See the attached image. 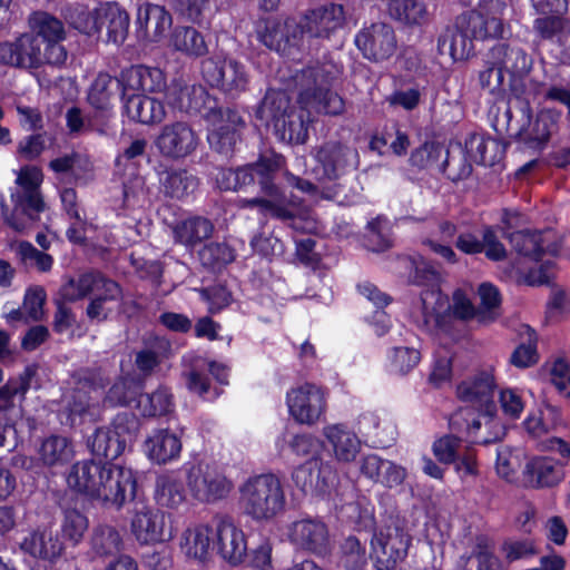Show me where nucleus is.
Returning a JSON list of instances; mask_svg holds the SVG:
<instances>
[{
  "label": "nucleus",
  "mask_w": 570,
  "mask_h": 570,
  "mask_svg": "<svg viewBox=\"0 0 570 570\" xmlns=\"http://www.w3.org/2000/svg\"><path fill=\"white\" fill-rule=\"evenodd\" d=\"M19 547L32 559L49 563H56L65 551V544L58 532L47 527L29 531L21 539Z\"/></svg>",
  "instance_id": "26"
},
{
  "label": "nucleus",
  "mask_w": 570,
  "mask_h": 570,
  "mask_svg": "<svg viewBox=\"0 0 570 570\" xmlns=\"http://www.w3.org/2000/svg\"><path fill=\"white\" fill-rule=\"evenodd\" d=\"M562 424L561 413L558 407L543 402L535 413H531L524 421L527 431L540 438L551 431L557 430Z\"/></svg>",
  "instance_id": "49"
},
{
  "label": "nucleus",
  "mask_w": 570,
  "mask_h": 570,
  "mask_svg": "<svg viewBox=\"0 0 570 570\" xmlns=\"http://www.w3.org/2000/svg\"><path fill=\"white\" fill-rule=\"evenodd\" d=\"M487 65L499 66L502 73L523 77L530 71L532 60L522 48L499 43L489 51Z\"/></svg>",
  "instance_id": "34"
},
{
  "label": "nucleus",
  "mask_w": 570,
  "mask_h": 570,
  "mask_svg": "<svg viewBox=\"0 0 570 570\" xmlns=\"http://www.w3.org/2000/svg\"><path fill=\"white\" fill-rule=\"evenodd\" d=\"M170 354V342L165 337H155L142 350L137 352L135 363L140 372L151 373Z\"/></svg>",
  "instance_id": "51"
},
{
  "label": "nucleus",
  "mask_w": 570,
  "mask_h": 570,
  "mask_svg": "<svg viewBox=\"0 0 570 570\" xmlns=\"http://www.w3.org/2000/svg\"><path fill=\"white\" fill-rule=\"evenodd\" d=\"M411 543L412 535L400 520L374 531L370 558L375 570H395L406 559Z\"/></svg>",
  "instance_id": "8"
},
{
  "label": "nucleus",
  "mask_w": 570,
  "mask_h": 570,
  "mask_svg": "<svg viewBox=\"0 0 570 570\" xmlns=\"http://www.w3.org/2000/svg\"><path fill=\"white\" fill-rule=\"evenodd\" d=\"M462 570H503L494 553V542L485 534L475 535L469 551L461 556Z\"/></svg>",
  "instance_id": "35"
},
{
  "label": "nucleus",
  "mask_w": 570,
  "mask_h": 570,
  "mask_svg": "<svg viewBox=\"0 0 570 570\" xmlns=\"http://www.w3.org/2000/svg\"><path fill=\"white\" fill-rule=\"evenodd\" d=\"M99 32L105 28L107 39L120 45L125 41L129 28V14L117 2L99 3Z\"/></svg>",
  "instance_id": "39"
},
{
  "label": "nucleus",
  "mask_w": 570,
  "mask_h": 570,
  "mask_svg": "<svg viewBox=\"0 0 570 570\" xmlns=\"http://www.w3.org/2000/svg\"><path fill=\"white\" fill-rule=\"evenodd\" d=\"M344 21L345 14L341 4L328 3L306 10L297 22L304 49L331 39L343 27Z\"/></svg>",
  "instance_id": "12"
},
{
  "label": "nucleus",
  "mask_w": 570,
  "mask_h": 570,
  "mask_svg": "<svg viewBox=\"0 0 570 570\" xmlns=\"http://www.w3.org/2000/svg\"><path fill=\"white\" fill-rule=\"evenodd\" d=\"M186 484L190 495L206 504L227 498L233 489V482L217 466L206 463L186 468Z\"/></svg>",
  "instance_id": "11"
},
{
  "label": "nucleus",
  "mask_w": 570,
  "mask_h": 570,
  "mask_svg": "<svg viewBox=\"0 0 570 570\" xmlns=\"http://www.w3.org/2000/svg\"><path fill=\"white\" fill-rule=\"evenodd\" d=\"M510 243L521 255L528 256L535 262L542 259L544 255H557L559 244L552 230L529 232L519 230L510 235Z\"/></svg>",
  "instance_id": "30"
},
{
  "label": "nucleus",
  "mask_w": 570,
  "mask_h": 570,
  "mask_svg": "<svg viewBox=\"0 0 570 570\" xmlns=\"http://www.w3.org/2000/svg\"><path fill=\"white\" fill-rule=\"evenodd\" d=\"M199 136L193 126L183 120L164 125L155 138L159 154L168 159H183L191 155L199 145Z\"/></svg>",
  "instance_id": "18"
},
{
  "label": "nucleus",
  "mask_w": 570,
  "mask_h": 570,
  "mask_svg": "<svg viewBox=\"0 0 570 570\" xmlns=\"http://www.w3.org/2000/svg\"><path fill=\"white\" fill-rule=\"evenodd\" d=\"M121 405L136 409L144 417L167 415L173 411L171 394H115Z\"/></svg>",
  "instance_id": "40"
},
{
  "label": "nucleus",
  "mask_w": 570,
  "mask_h": 570,
  "mask_svg": "<svg viewBox=\"0 0 570 570\" xmlns=\"http://www.w3.org/2000/svg\"><path fill=\"white\" fill-rule=\"evenodd\" d=\"M213 232L214 224L203 216H190L173 227L175 242L190 249L208 239Z\"/></svg>",
  "instance_id": "44"
},
{
  "label": "nucleus",
  "mask_w": 570,
  "mask_h": 570,
  "mask_svg": "<svg viewBox=\"0 0 570 570\" xmlns=\"http://www.w3.org/2000/svg\"><path fill=\"white\" fill-rule=\"evenodd\" d=\"M402 263L410 271V281L424 287L413 312L420 327L450 333L453 321L465 322L476 316V308L464 289H455L449 302L440 289V272L423 257H405Z\"/></svg>",
  "instance_id": "3"
},
{
  "label": "nucleus",
  "mask_w": 570,
  "mask_h": 570,
  "mask_svg": "<svg viewBox=\"0 0 570 570\" xmlns=\"http://www.w3.org/2000/svg\"><path fill=\"white\" fill-rule=\"evenodd\" d=\"M91 453L97 458L115 460L125 451L124 441H119L109 428H99L88 440Z\"/></svg>",
  "instance_id": "52"
},
{
  "label": "nucleus",
  "mask_w": 570,
  "mask_h": 570,
  "mask_svg": "<svg viewBox=\"0 0 570 570\" xmlns=\"http://www.w3.org/2000/svg\"><path fill=\"white\" fill-rule=\"evenodd\" d=\"M99 4L89 9L85 6L78 4L69 10L67 19L69 23L80 32L92 36L99 33Z\"/></svg>",
  "instance_id": "59"
},
{
  "label": "nucleus",
  "mask_w": 570,
  "mask_h": 570,
  "mask_svg": "<svg viewBox=\"0 0 570 570\" xmlns=\"http://www.w3.org/2000/svg\"><path fill=\"white\" fill-rule=\"evenodd\" d=\"M285 503L283 484L274 473L250 476L239 487L243 512L255 521L273 519L284 510Z\"/></svg>",
  "instance_id": "7"
},
{
  "label": "nucleus",
  "mask_w": 570,
  "mask_h": 570,
  "mask_svg": "<svg viewBox=\"0 0 570 570\" xmlns=\"http://www.w3.org/2000/svg\"><path fill=\"white\" fill-rule=\"evenodd\" d=\"M89 547L92 558L115 557L124 549L122 534L111 524H98L91 531Z\"/></svg>",
  "instance_id": "45"
},
{
  "label": "nucleus",
  "mask_w": 570,
  "mask_h": 570,
  "mask_svg": "<svg viewBox=\"0 0 570 570\" xmlns=\"http://www.w3.org/2000/svg\"><path fill=\"white\" fill-rule=\"evenodd\" d=\"M119 90L116 78L108 73H99L88 92V102L97 110L106 111Z\"/></svg>",
  "instance_id": "55"
},
{
  "label": "nucleus",
  "mask_w": 570,
  "mask_h": 570,
  "mask_svg": "<svg viewBox=\"0 0 570 570\" xmlns=\"http://www.w3.org/2000/svg\"><path fill=\"white\" fill-rule=\"evenodd\" d=\"M355 45L366 59L379 61L391 57L396 48L394 30L386 23H373L361 30Z\"/></svg>",
  "instance_id": "25"
},
{
  "label": "nucleus",
  "mask_w": 570,
  "mask_h": 570,
  "mask_svg": "<svg viewBox=\"0 0 570 570\" xmlns=\"http://www.w3.org/2000/svg\"><path fill=\"white\" fill-rule=\"evenodd\" d=\"M32 33L0 43V63L21 69H36L43 63L62 65L67 51L61 45L65 29L60 20L45 12L31 18Z\"/></svg>",
  "instance_id": "4"
},
{
  "label": "nucleus",
  "mask_w": 570,
  "mask_h": 570,
  "mask_svg": "<svg viewBox=\"0 0 570 570\" xmlns=\"http://www.w3.org/2000/svg\"><path fill=\"white\" fill-rule=\"evenodd\" d=\"M519 337L521 343L512 353L511 363L520 368L534 365L539 360L537 333L529 325H521L519 328Z\"/></svg>",
  "instance_id": "54"
},
{
  "label": "nucleus",
  "mask_w": 570,
  "mask_h": 570,
  "mask_svg": "<svg viewBox=\"0 0 570 570\" xmlns=\"http://www.w3.org/2000/svg\"><path fill=\"white\" fill-rule=\"evenodd\" d=\"M503 118L508 130L537 146L546 144L556 128L554 118L549 111H541L533 121L529 102L520 98L510 100Z\"/></svg>",
  "instance_id": "9"
},
{
  "label": "nucleus",
  "mask_w": 570,
  "mask_h": 570,
  "mask_svg": "<svg viewBox=\"0 0 570 570\" xmlns=\"http://www.w3.org/2000/svg\"><path fill=\"white\" fill-rule=\"evenodd\" d=\"M323 435L331 444L335 459L348 463L355 460L361 450L357 434L345 424H328L323 428Z\"/></svg>",
  "instance_id": "37"
},
{
  "label": "nucleus",
  "mask_w": 570,
  "mask_h": 570,
  "mask_svg": "<svg viewBox=\"0 0 570 570\" xmlns=\"http://www.w3.org/2000/svg\"><path fill=\"white\" fill-rule=\"evenodd\" d=\"M202 75L212 87H217L229 95L246 90L249 77L246 67L239 61L222 53L202 61Z\"/></svg>",
  "instance_id": "13"
},
{
  "label": "nucleus",
  "mask_w": 570,
  "mask_h": 570,
  "mask_svg": "<svg viewBox=\"0 0 570 570\" xmlns=\"http://www.w3.org/2000/svg\"><path fill=\"white\" fill-rule=\"evenodd\" d=\"M65 302H77L90 297L86 315L102 322L112 313V304L121 298V288L98 271H89L69 278L59 291Z\"/></svg>",
  "instance_id": "6"
},
{
  "label": "nucleus",
  "mask_w": 570,
  "mask_h": 570,
  "mask_svg": "<svg viewBox=\"0 0 570 570\" xmlns=\"http://www.w3.org/2000/svg\"><path fill=\"white\" fill-rule=\"evenodd\" d=\"M116 80L121 90L122 101L134 95L160 92L167 88L166 77L161 69L141 65L122 69Z\"/></svg>",
  "instance_id": "23"
},
{
  "label": "nucleus",
  "mask_w": 570,
  "mask_h": 570,
  "mask_svg": "<svg viewBox=\"0 0 570 570\" xmlns=\"http://www.w3.org/2000/svg\"><path fill=\"white\" fill-rule=\"evenodd\" d=\"M315 171L328 180L338 179L357 167L358 154L355 149L338 142H326L315 153Z\"/></svg>",
  "instance_id": "24"
},
{
  "label": "nucleus",
  "mask_w": 570,
  "mask_h": 570,
  "mask_svg": "<svg viewBox=\"0 0 570 570\" xmlns=\"http://www.w3.org/2000/svg\"><path fill=\"white\" fill-rule=\"evenodd\" d=\"M127 117L142 125L159 124L166 117L164 104L147 95H134L124 101Z\"/></svg>",
  "instance_id": "41"
},
{
  "label": "nucleus",
  "mask_w": 570,
  "mask_h": 570,
  "mask_svg": "<svg viewBox=\"0 0 570 570\" xmlns=\"http://www.w3.org/2000/svg\"><path fill=\"white\" fill-rule=\"evenodd\" d=\"M42 180L43 175L40 168L36 166L22 167L16 180L21 190L11 195L17 210H30L31 220H36L39 213L45 208V203L39 191Z\"/></svg>",
  "instance_id": "27"
},
{
  "label": "nucleus",
  "mask_w": 570,
  "mask_h": 570,
  "mask_svg": "<svg viewBox=\"0 0 570 570\" xmlns=\"http://www.w3.org/2000/svg\"><path fill=\"white\" fill-rule=\"evenodd\" d=\"M495 394H462L464 403L449 416V425L453 432L464 434L473 444H490L501 440L504 429L495 416Z\"/></svg>",
  "instance_id": "5"
},
{
  "label": "nucleus",
  "mask_w": 570,
  "mask_h": 570,
  "mask_svg": "<svg viewBox=\"0 0 570 570\" xmlns=\"http://www.w3.org/2000/svg\"><path fill=\"white\" fill-rule=\"evenodd\" d=\"M340 68L332 61L315 62L292 76L297 90L301 110L293 109L284 91H271L261 107L262 117L273 124L275 134L285 142L303 144L307 139V124L313 112L340 115L344 110L343 99L332 91L333 80Z\"/></svg>",
  "instance_id": "1"
},
{
  "label": "nucleus",
  "mask_w": 570,
  "mask_h": 570,
  "mask_svg": "<svg viewBox=\"0 0 570 570\" xmlns=\"http://www.w3.org/2000/svg\"><path fill=\"white\" fill-rule=\"evenodd\" d=\"M178 546L186 559L207 562L214 550V523H190L180 533Z\"/></svg>",
  "instance_id": "28"
},
{
  "label": "nucleus",
  "mask_w": 570,
  "mask_h": 570,
  "mask_svg": "<svg viewBox=\"0 0 570 570\" xmlns=\"http://www.w3.org/2000/svg\"><path fill=\"white\" fill-rule=\"evenodd\" d=\"M341 564L347 570H358L367 562L365 546L356 537H348L341 544Z\"/></svg>",
  "instance_id": "60"
},
{
  "label": "nucleus",
  "mask_w": 570,
  "mask_h": 570,
  "mask_svg": "<svg viewBox=\"0 0 570 570\" xmlns=\"http://www.w3.org/2000/svg\"><path fill=\"white\" fill-rule=\"evenodd\" d=\"M357 466L363 478L389 489L401 485L407 474L402 465L374 453L361 456Z\"/></svg>",
  "instance_id": "29"
},
{
  "label": "nucleus",
  "mask_w": 570,
  "mask_h": 570,
  "mask_svg": "<svg viewBox=\"0 0 570 570\" xmlns=\"http://www.w3.org/2000/svg\"><path fill=\"white\" fill-rule=\"evenodd\" d=\"M258 40L268 49L291 57L304 50L299 26L294 19L268 18L257 27Z\"/></svg>",
  "instance_id": "15"
},
{
  "label": "nucleus",
  "mask_w": 570,
  "mask_h": 570,
  "mask_svg": "<svg viewBox=\"0 0 570 570\" xmlns=\"http://www.w3.org/2000/svg\"><path fill=\"white\" fill-rule=\"evenodd\" d=\"M167 515L160 509L144 505L137 509L130 521V530L141 546L163 543L171 540L173 527L166 522Z\"/></svg>",
  "instance_id": "21"
},
{
  "label": "nucleus",
  "mask_w": 570,
  "mask_h": 570,
  "mask_svg": "<svg viewBox=\"0 0 570 570\" xmlns=\"http://www.w3.org/2000/svg\"><path fill=\"white\" fill-rule=\"evenodd\" d=\"M294 485L304 494L331 495L338 483L335 466L323 459H307L292 472Z\"/></svg>",
  "instance_id": "14"
},
{
  "label": "nucleus",
  "mask_w": 570,
  "mask_h": 570,
  "mask_svg": "<svg viewBox=\"0 0 570 570\" xmlns=\"http://www.w3.org/2000/svg\"><path fill=\"white\" fill-rule=\"evenodd\" d=\"M107 461L82 460L76 462L69 470L67 483L77 493L83 494L91 500L99 494V485L104 475Z\"/></svg>",
  "instance_id": "31"
},
{
  "label": "nucleus",
  "mask_w": 570,
  "mask_h": 570,
  "mask_svg": "<svg viewBox=\"0 0 570 570\" xmlns=\"http://www.w3.org/2000/svg\"><path fill=\"white\" fill-rule=\"evenodd\" d=\"M169 106L186 114H200L205 119L207 114L217 108L216 100L212 98L202 85L189 83L184 79H174L166 91Z\"/></svg>",
  "instance_id": "20"
},
{
  "label": "nucleus",
  "mask_w": 570,
  "mask_h": 570,
  "mask_svg": "<svg viewBox=\"0 0 570 570\" xmlns=\"http://www.w3.org/2000/svg\"><path fill=\"white\" fill-rule=\"evenodd\" d=\"M214 523V550L232 567L240 566L247 557V539L244 530L228 515H216Z\"/></svg>",
  "instance_id": "17"
},
{
  "label": "nucleus",
  "mask_w": 570,
  "mask_h": 570,
  "mask_svg": "<svg viewBox=\"0 0 570 570\" xmlns=\"http://www.w3.org/2000/svg\"><path fill=\"white\" fill-rule=\"evenodd\" d=\"M136 22L139 32L142 33L146 40L158 42L171 28L173 19L165 7L144 2L137 9Z\"/></svg>",
  "instance_id": "32"
},
{
  "label": "nucleus",
  "mask_w": 570,
  "mask_h": 570,
  "mask_svg": "<svg viewBox=\"0 0 570 570\" xmlns=\"http://www.w3.org/2000/svg\"><path fill=\"white\" fill-rule=\"evenodd\" d=\"M287 443L291 452L296 456L322 459L323 443L311 433L292 435Z\"/></svg>",
  "instance_id": "62"
},
{
  "label": "nucleus",
  "mask_w": 570,
  "mask_h": 570,
  "mask_svg": "<svg viewBox=\"0 0 570 570\" xmlns=\"http://www.w3.org/2000/svg\"><path fill=\"white\" fill-rule=\"evenodd\" d=\"M465 146L471 158L484 166H492L501 156V146L492 138L472 136Z\"/></svg>",
  "instance_id": "57"
},
{
  "label": "nucleus",
  "mask_w": 570,
  "mask_h": 570,
  "mask_svg": "<svg viewBox=\"0 0 570 570\" xmlns=\"http://www.w3.org/2000/svg\"><path fill=\"white\" fill-rule=\"evenodd\" d=\"M390 16L406 24H420L426 20L428 11L419 0H385Z\"/></svg>",
  "instance_id": "56"
},
{
  "label": "nucleus",
  "mask_w": 570,
  "mask_h": 570,
  "mask_svg": "<svg viewBox=\"0 0 570 570\" xmlns=\"http://www.w3.org/2000/svg\"><path fill=\"white\" fill-rule=\"evenodd\" d=\"M144 452L155 464H168L176 461L181 452V441L168 429L153 431L144 442Z\"/></svg>",
  "instance_id": "33"
},
{
  "label": "nucleus",
  "mask_w": 570,
  "mask_h": 570,
  "mask_svg": "<svg viewBox=\"0 0 570 570\" xmlns=\"http://www.w3.org/2000/svg\"><path fill=\"white\" fill-rule=\"evenodd\" d=\"M289 542L298 550L325 556L331 549L327 524L320 517L304 515L288 527Z\"/></svg>",
  "instance_id": "19"
},
{
  "label": "nucleus",
  "mask_w": 570,
  "mask_h": 570,
  "mask_svg": "<svg viewBox=\"0 0 570 570\" xmlns=\"http://www.w3.org/2000/svg\"><path fill=\"white\" fill-rule=\"evenodd\" d=\"M564 466L550 456H534L525 465L527 482L533 488H551L564 479Z\"/></svg>",
  "instance_id": "36"
},
{
  "label": "nucleus",
  "mask_w": 570,
  "mask_h": 570,
  "mask_svg": "<svg viewBox=\"0 0 570 570\" xmlns=\"http://www.w3.org/2000/svg\"><path fill=\"white\" fill-rule=\"evenodd\" d=\"M284 158L275 153L262 155L256 163L237 169L224 168L216 175L217 186L223 190H237L259 185L261 196L239 198L237 206L243 209L256 208L259 214L288 223L297 230H312L307 220V209L303 200L295 195H287L274 183L275 174L283 167Z\"/></svg>",
  "instance_id": "2"
},
{
  "label": "nucleus",
  "mask_w": 570,
  "mask_h": 570,
  "mask_svg": "<svg viewBox=\"0 0 570 570\" xmlns=\"http://www.w3.org/2000/svg\"><path fill=\"white\" fill-rule=\"evenodd\" d=\"M154 499L160 508L177 510L186 501L181 481L173 474L157 476Z\"/></svg>",
  "instance_id": "47"
},
{
  "label": "nucleus",
  "mask_w": 570,
  "mask_h": 570,
  "mask_svg": "<svg viewBox=\"0 0 570 570\" xmlns=\"http://www.w3.org/2000/svg\"><path fill=\"white\" fill-rule=\"evenodd\" d=\"M136 478L130 468L107 461L101 485H99V494L95 500L105 507L120 510L128 499L131 500L136 497Z\"/></svg>",
  "instance_id": "16"
},
{
  "label": "nucleus",
  "mask_w": 570,
  "mask_h": 570,
  "mask_svg": "<svg viewBox=\"0 0 570 570\" xmlns=\"http://www.w3.org/2000/svg\"><path fill=\"white\" fill-rule=\"evenodd\" d=\"M456 20L458 27L464 30L472 41L498 38L503 35L501 19L484 16L479 11L464 12Z\"/></svg>",
  "instance_id": "42"
},
{
  "label": "nucleus",
  "mask_w": 570,
  "mask_h": 570,
  "mask_svg": "<svg viewBox=\"0 0 570 570\" xmlns=\"http://www.w3.org/2000/svg\"><path fill=\"white\" fill-rule=\"evenodd\" d=\"M291 416L301 424H314L325 412L324 394H287Z\"/></svg>",
  "instance_id": "43"
},
{
  "label": "nucleus",
  "mask_w": 570,
  "mask_h": 570,
  "mask_svg": "<svg viewBox=\"0 0 570 570\" xmlns=\"http://www.w3.org/2000/svg\"><path fill=\"white\" fill-rule=\"evenodd\" d=\"M36 454V458L14 455L12 464L35 474H40L43 469L53 471L63 468L72 460L75 448L69 438L61 434H50L37 443Z\"/></svg>",
  "instance_id": "10"
},
{
  "label": "nucleus",
  "mask_w": 570,
  "mask_h": 570,
  "mask_svg": "<svg viewBox=\"0 0 570 570\" xmlns=\"http://www.w3.org/2000/svg\"><path fill=\"white\" fill-rule=\"evenodd\" d=\"M206 119L210 124L207 134L210 148L219 154L229 155L238 140V129L244 125L240 116L229 108L217 107L207 114Z\"/></svg>",
  "instance_id": "22"
},
{
  "label": "nucleus",
  "mask_w": 570,
  "mask_h": 570,
  "mask_svg": "<svg viewBox=\"0 0 570 570\" xmlns=\"http://www.w3.org/2000/svg\"><path fill=\"white\" fill-rule=\"evenodd\" d=\"M199 259L204 266L219 267L235 259L234 249L226 243H209L199 252Z\"/></svg>",
  "instance_id": "61"
},
{
  "label": "nucleus",
  "mask_w": 570,
  "mask_h": 570,
  "mask_svg": "<svg viewBox=\"0 0 570 570\" xmlns=\"http://www.w3.org/2000/svg\"><path fill=\"white\" fill-rule=\"evenodd\" d=\"M173 48L189 57L198 58L208 52L204 36L193 27H177L170 38Z\"/></svg>",
  "instance_id": "48"
},
{
  "label": "nucleus",
  "mask_w": 570,
  "mask_h": 570,
  "mask_svg": "<svg viewBox=\"0 0 570 570\" xmlns=\"http://www.w3.org/2000/svg\"><path fill=\"white\" fill-rule=\"evenodd\" d=\"M119 441H124V449L127 443L135 440L139 431V421L135 414L128 412L118 413L109 428Z\"/></svg>",
  "instance_id": "63"
},
{
  "label": "nucleus",
  "mask_w": 570,
  "mask_h": 570,
  "mask_svg": "<svg viewBox=\"0 0 570 570\" xmlns=\"http://www.w3.org/2000/svg\"><path fill=\"white\" fill-rule=\"evenodd\" d=\"M452 377V357L448 354L434 357L428 375V384L433 390L444 389Z\"/></svg>",
  "instance_id": "64"
},
{
  "label": "nucleus",
  "mask_w": 570,
  "mask_h": 570,
  "mask_svg": "<svg viewBox=\"0 0 570 570\" xmlns=\"http://www.w3.org/2000/svg\"><path fill=\"white\" fill-rule=\"evenodd\" d=\"M166 195L173 198H184L197 188V178L185 169L168 170L160 177Z\"/></svg>",
  "instance_id": "53"
},
{
  "label": "nucleus",
  "mask_w": 570,
  "mask_h": 570,
  "mask_svg": "<svg viewBox=\"0 0 570 570\" xmlns=\"http://www.w3.org/2000/svg\"><path fill=\"white\" fill-rule=\"evenodd\" d=\"M358 431L374 448H389L396 440L395 424L390 420H382L376 413L365 412L358 417Z\"/></svg>",
  "instance_id": "38"
},
{
  "label": "nucleus",
  "mask_w": 570,
  "mask_h": 570,
  "mask_svg": "<svg viewBox=\"0 0 570 570\" xmlns=\"http://www.w3.org/2000/svg\"><path fill=\"white\" fill-rule=\"evenodd\" d=\"M438 50L441 56H449L452 61L466 59L473 51V41L469 35L458 27L446 29L438 40Z\"/></svg>",
  "instance_id": "46"
},
{
  "label": "nucleus",
  "mask_w": 570,
  "mask_h": 570,
  "mask_svg": "<svg viewBox=\"0 0 570 570\" xmlns=\"http://www.w3.org/2000/svg\"><path fill=\"white\" fill-rule=\"evenodd\" d=\"M23 395L0 394V446L4 445L8 433H16V424L22 420Z\"/></svg>",
  "instance_id": "50"
},
{
  "label": "nucleus",
  "mask_w": 570,
  "mask_h": 570,
  "mask_svg": "<svg viewBox=\"0 0 570 570\" xmlns=\"http://www.w3.org/2000/svg\"><path fill=\"white\" fill-rule=\"evenodd\" d=\"M89 521L86 514L76 510L67 509L60 523L62 537L72 546H78L88 530Z\"/></svg>",
  "instance_id": "58"
}]
</instances>
